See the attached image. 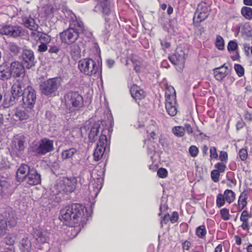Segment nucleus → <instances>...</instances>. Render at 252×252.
Segmentation results:
<instances>
[{"label":"nucleus","mask_w":252,"mask_h":252,"mask_svg":"<svg viewBox=\"0 0 252 252\" xmlns=\"http://www.w3.org/2000/svg\"><path fill=\"white\" fill-rule=\"evenodd\" d=\"M59 219L70 227L84 226L87 223L89 216L85 206L74 203L61 210Z\"/></svg>","instance_id":"obj_1"},{"label":"nucleus","mask_w":252,"mask_h":252,"mask_svg":"<svg viewBox=\"0 0 252 252\" xmlns=\"http://www.w3.org/2000/svg\"><path fill=\"white\" fill-rule=\"evenodd\" d=\"M72 16L76 19L74 15L72 14ZM71 18L72 22L70 24L68 29L61 33L60 34L62 42L68 44L74 42L79 37V33L84 31L83 23L76 19L74 21L73 17H71Z\"/></svg>","instance_id":"obj_2"},{"label":"nucleus","mask_w":252,"mask_h":252,"mask_svg":"<svg viewBox=\"0 0 252 252\" xmlns=\"http://www.w3.org/2000/svg\"><path fill=\"white\" fill-rule=\"evenodd\" d=\"M65 106L70 112L79 110L84 105L83 96L78 92L69 91L63 97Z\"/></svg>","instance_id":"obj_3"},{"label":"nucleus","mask_w":252,"mask_h":252,"mask_svg":"<svg viewBox=\"0 0 252 252\" xmlns=\"http://www.w3.org/2000/svg\"><path fill=\"white\" fill-rule=\"evenodd\" d=\"M77 179L76 177H70L60 180L51 189L53 194L55 195L63 191L66 193H71L76 189Z\"/></svg>","instance_id":"obj_4"},{"label":"nucleus","mask_w":252,"mask_h":252,"mask_svg":"<svg viewBox=\"0 0 252 252\" xmlns=\"http://www.w3.org/2000/svg\"><path fill=\"white\" fill-rule=\"evenodd\" d=\"M17 224V219L12 211H5L0 216V236L5 235L7 233V226L13 227Z\"/></svg>","instance_id":"obj_5"},{"label":"nucleus","mask_w":252,"mask_h":252,"mask_svg":"<svg viewBox=\"0 0 252 252\" xmlns=\"http://www.w3.org/2000/svg\"><path fill=\"white\" fill-rule=\"evenodd\" d=\"M78 67L80 72L86 75L91 76L95 75L98 70L96 63L91 58H86L80 60Z\"/></svg>","instance_id":"obj_6"},{"label":"nucleus","mask_w":252,"mask_h":252,"mask_svg":"<svg viewBox=\"0 0 252 252\" xmlns=\"http://www.w3.org/2000/svg\"><path fill=\"white\" fill-rule=\"evenodd\" d=\"M110 142L107 139L105 134L101 132L98 142L94 153V160L96 161L99 160L102 157L104 152L107 147H109Z\"/></svg>","instance_id":"obj_7"},{"label":"nucleus","mask_w":252,"mask_h":252,"mask_svg":"<svg viewBox=\"0 0 252 252\" xmlns=\"http://www.w3.org/2000/svg\"><path fill=\"white\" fill-rule=\"evenodd\" d=\"M36 100L35 90L30 86L26 87L25 93L21 98L24 107L32 110L34 106Z\"/></svg>","instance_id":"obj_8"},{"label":"nucleus","mask_w":252,"mask_h":252,"mask_svg":"<svg viewBox=\"0 0 252 252\" xmlns=\"http://www.w3.org/2000/svg\"><path fill=\"white\" fill-rule=\"evenodd\" d=\"M185 51L183 48H176L175 52L169 57L170 62L175 65L176 69L181 71L184 67L185 62Z\"/></svg>","instance_id":"obj_9"},{"label":"nucleus","mask_w":252,"mask_h":252,"mask_svg":"<svg viewBox=\"0 0 252 252\" xmlns=\"http://www.w3.org/2000/svg\"><path fill=\"white\" fill-rule=\"evenodd\" d=\"M26 107L17 108L11 112V119L16 122L25 123L31 118V110H27Z\"/></svg>","instance_id":"obj_10"},{"label":"nucleus","mask_w":252,"mask_h":252,"mask_svg":"<svg viewBox=\"0 0 252 252\" xmlns=\"http://www.w3.org/2000/svg\"><path fill=\"white\" fill-rule=\"evenodd\" d=\"M22 28L18 26L11 25L3 26L0 30V33L10 36L16 37L21 36Z\"/></svg>","instance_id":"obj_11"},{"label":"nucleus","mask_w":252,"mask_h":252,"mask_svg":"<svg viewBox=\"0 0 252 252\" xmlns=\"http://www.w3.org/2000/svg\"><path fill=\"white\" fill-rule=\"evenodd\" d=\"M94 11L102 13L104 15H112L113 17L114 16L112 12L109 0H97V4L94 8Z\"/></svg>","instance_id":"obj_12"},{"label":"nucleus","mask_w":252,"mask_h":252,"mask_svg":"<svg viewBox=\"0 0 252 252\" xmlns=\"http://www.w3.org/2000/svg\"><path fill=\"white\" fill-rule=\"evenodd\" d=\"M24 62L26 66L30 68L34 66L35 61L33 51L31 50L25 49L22 50L21 55L19 56Z\"/></svg>","instance_id":"obj_13"},{"label":"nucleus","mask_w":252,"mask_h":252,"mask_svg":"<svg viewBox=\"0 0 252 252\" xmlns=\"http://www.w3.org/2000/svg\"><path fill=\"white\" fill-rule=\"evenodd\" d=\"M209 15V8L205 5L199 4L197 8V11L194 14L193 22L194 23H200L204 21Z\"/></svg>","instance_id":"obj_14"},{"label":"nucleus","mask_w":252,"mask_h":252,"mask_svg":"<svg viewBox=\"0 0 252 252\" xmlns=\"http://www.w3.org/2000/svg\"><path fill=\"white\" fill-rule=\"evenodd\" d=\"M26 89L25 85L20 81L17 80L16 82L12 86L11 90V94H12L15 98H17L19 100V102L21 101V98L25 93V89Z\"/></svg>","instance_id":"obj_15"},{"label":"nucleus","mask_w":252,"mask_h":252,"mask_svg":"<svg viewBox=\"0 0 252 252\" xmlns=\"http://www.w3.org/2000/svg\"><path fill=\"white\" fill-rule=\"evenodd\" d=\"M24 26L29 29L31 31V35L33 37L37 42L39 39V32L37 31L38 26L35 23L34 19L32 18H26L24 21Z\"/></svg>","instance_id":"obj_16"},{"label":"nucleus","mask_w":252,"mask_h":252,"mask_svg":"<svg viewBox=\"0 0 252 252\" xmlns=\"http://www.w3.org/2000/svg\"><path fill=\"white\" fill-rule=\"evenodd\" d=\"M10 72L13 77H23L25 74L23 65L18 61L13 62L10 63Z\"/></svg>","instance_id":"obj_17"},{"label":"nucleus","mask_w":252,"mask_h":252,"mask_svg":"<svg viewBox=\"0 0 252 252\" xmlns=\"http://www.w3.org/2000/svg\"><path fill=\"white\" fill-rule=\"evenodd\" d=\"M61 80L59 77L48 79V96L56 95L57 90L61 85Z\"/></svg>","instance_id":"obj_18"},{"label":"nucleus","mask_w":252,"mask_h":252,"mask_svg":"<svg viewBox=\"0 0 252 252\" xmlns=\"http://www.w3.org/2000/svg\"><path fill=\"white\" fill-rule=\"evenodd\" d=\"M41 181L40 175L38 174L33 168L28 174L24 182L31 186H34L40 183Z\"/></svg>","instance_id":"obj_19"},{"label":"nucleus","mask_w":252,"mask_h":252,"mask_svg":"<svg viewBox=\"0 0 252 252\" xmlns=\"http://www.w3.org/2000/svg\"><path fill=\"white\" fill-rule=\"evenodd\" d=\"M32 169L28 164H22L17 169L16 172V178L18 182H24L28 174Z\"/></svg>","instance_id":"obj_20"},{"label":"nucleus","mask_w":252,"mask_h":252,"mask_svg":"<svg viewBox=\"0 0 252 252\" xmlns=\"http://www.w3.org/2000/svg\"><path fill=\"white\" fill-rule=\"evenodd\" d=\"M26 146L25 138L23 136H18L12 141V149L16 153L24 151Z\"/></svg>","instance_id":"obj_21"},{"label":"nucleus","mask_w":252,"mask_h":252,"mask_svg":"<svg viewBox=\"0 0 252 252\" xmlns=\"http://www.w3.org/2000/svg\"><path fill=\"white\" fill-rule=\"evenodd\" d=\"M32 150L38 155H43L47 153V139H42L39 144H33Z\"/></svg>","instance_id":"obj_22"},{"label":"nucleus","mask_w":252,"mask_h":252,"mask_svg":"<svg viewBox=\"0 0 252 252\" xmlns=\"http://www.w3.org/2000/svg\"><path fill=\"white\" fill-rule=\"evenodd\" d=\"M131 96L136 101L141 100L145 96V94L142 89L136 85H133L130 88Z\"/></svg>","instance_id":"obj_23"},{"label":"nucleus","mask_w":252,"mask_h":252,"mask_svg":"<svg viewBox=\"0 0 252 252\" xmlns=\"http://www.w3.org/2000/svg\"><path fill=\"white\" fill-rule=\"evenodd\" d=\"M37 82L40 92L45 95H47V74L45 72L44 75H41L38 79Z\"/></svg>","instance_id":"obj_24"},{"label":"nucleus","mask_w":252,"mask_h":252,"mask_svg":"<svg viewBox=\"0 0 252 252\" xmlns=\"http://www.w3.org/2000/svg\"><path fill=\"white\" fill-rule=\"evenodd\" d=\"M102 187V179L100 178L97 179L96 181H94V183H92L89 186V190L92 196L94 195L96 196Z\"/></svg>","instance_id":"obj_25"},{"label":"nucleus","mask_w":252,"mask_h":252,"mask_svg":"<svg viewBox=\"0 0 252 252\" xmlns=\"http://www.w3.org/2000/svg\"><path fill=\"white\" fill-rule=\"evenodd\" d=\"M99 128L100 125L97 124H95L91 127L89 132V140L91 142H94L97 139L99 138Z\"/></svg>","instance_id":"obj_26"},{"label":"nucleus","mask_w":252,"mask_h":252,"mask_svg":"<svg viewBox=\"0 0 252 252\" xmlns=\"http://www.w3.org/2000/svg\"><path fill=\"white\" fill-rule=\"evenodd\" d=\"M129 49H126L127 58L132 62L134 69L136 72L140 71V67L142 64V59L134 54H128Z\"/></svg>","instance_id":"obj_27"},{"label":"nucleus","mask_w":252,"mask_h":252,"mask_svg":"<svg viewBox=\"0 0 252 252\" xmlns=\"http://www.w3.org/2000/svg\"><path fill=\"white\" fill-rule=\"evenodd\" d=\"M11 77V72L9 66L5 63L0 65V80L5 81L9 79Z\"/></svg>","instance_id":"obj_28"},{"label":"nucleus","mask_w":252,"mask_h":252,"mask_svg":"<svg viewBox=\"0 0 252 252\" xmlns=\"http://www.w3.org/2000/svg\"><path fill=\"white\" fill-rule=\"evenodd\" d=\"M47 232L46 230H43L40 228L36 229L34 231V237L37 241L40 244H44L47 241Z\"/></svg>","instance_id":"obj_29"},{"label":"nucleus","mask_w":252,"mask_h":252,"mask_svg":"<svg viewBox=\"0 0 252 252\" xmlns=\"http://www.w3.org/2000/svg\"><path fill=\"white\" fill-rule=\"evenodd\" d=\"M32 243L28 237H24L20 242L19 248L21 252H30Z\"/></svg>","instance_id":"obj_30"},{"label":"nucleus","mask_w":252,"mask_h":252,"mask_svg":"<svg viewBox=\"0 0 252 252\" xmlns=\"http://www.w3.org/2000/svg\"><path fill=\"white\" fill-rule=\"evenodd\" d=\"M78 151L74 148H70L64 150L62 152V158L63 160L72 159L77 154Z\"/></svg>","instance_id":"obj_31"},{"label":"nucleus","mask_w":252,"mask_h":252,"mask_svg":"<svg viewBox=\"0 0 252 252\" xmlns=\"http://www.w3.org/2000/svg\"><path fill=\"white\" fill-rule=\"evenodd\" d=\"M9 188L10 184L7 181L0 180V196L10 193L11 191Z\"/></svg>","instance_id":"obj_32"},{"label":"nucleus","mask_w":252,"mask_h":252,"mask_svg":"<svg viewBox=\"0 0 252 252\" xmlns=\"http://www.w3.org/2000/svg\"><path fill=\"white\" fill-rule=\"evenodd\" d=\"M222 194L224 195L226 201L229 204L232 203L235 199L236 194L235 192L231 189H225Z\"/></svg>","instance_id":"obj_33"},{"label":"nucleus","mask_w":252,"mask_h":252,"mask_svg":"<svg viewBox=\"0 0 252 252\" xmlns=\"http://www.w3.org/2000/svg\"><path fill=\"white\" fill-rule=\"evenodd\" d=\"M166 112L170 116H174L177 114V108L176 107V102L172 103L169 102L165 105Z\"/></svg>","instance_id":"obj_34"},{"label":"nucleus","mask_w":252,"mask_h":252,"mask_svg":"<svg viewBox=\"0 0 252 252\" xmlns=\"http://www.w3.org/2000/svg\"><path fill=\"white\" fill-rule=\"evenodd\" d=\"M247 194L245 192H243L239 196L238 199V205L239 211H241L247 205Z\"/></svg>","instance_id":"obj_35"},{"label":"nucleus","mask_w":252,"mask_h":252,"mask_svg":"<svg viewBox=\"0 0 252 252\" xmlns=\"http://www.w3.org/2000/svg\"><path fill=\"white\" fill-rule=\"evenodd\" d=\"M213 74L215 79L219 81H222L227 75V72H225L224 71H220V70H218L216 68L213 69Z\"/></svg>","instance_id":"obj_36"},{"label":"nucleus","mask_w":252,"mask_h":252,"mask_svg":"<svg viewBox=\"0 0 252 252\" xmlns=\"http://www.w3.org/2000/svg\"><path fill=\"white\" fill-rule=\"evenodd\" d=\"M195 234L199 238H204L207 234V230L205 226L204 225H201L198 226L196 228Z\"/></svg>","instance_id":"obj_37"},{"label":"nucleus","mask_w":252,"mask_h":252,"mask_svg":"<svg viewBox=\"0 0 252 252\" xmlns=\"http://www.w3.org/2000/svg\"><path fill=\"white\" fill-rule=\"evenodd\" d=\"M19 100L17 98H15L14 96L11 94V95L7 96L4 99L5 104L6 107H8L11 106H13L16 103L18 102Z\"/></svg>","instance_id":"obj_38"},{"label":"nucleus","mask_w":252,"mask_h":252,"mask_svg":"<svg viewBox=\"0 0 252 252\" xmlns=\"http://www.w3.org/2000/svg\"><path fill=\"white\" fill-rule=\"evenodd\" d=\"M173 133L176 136L181 137L184 136L185 132L182 126H175L172 129Z\"/></svg>","instance_id":"obj_39"},{"label":"nucleus","mask_w":252,"mask_h":252,"mask_svg":"<svg viewBox=\"0 0 252 252\" xmlns=\"http://www.w3.org/2000/svg\"><path fill=\"white\" fill-rule=\"evenodd\" d=\"M226 199L222 193H219L216 198V206L218 208H220L224 205Z\"/></svg>","instance_id":"obj_40"},{"label":"nucleus","mask_w":252,"mask_h":252,"mask_svg":"<svg viewBox=\"0 0 252 252\" xmlns=\"http://www.w3.org/2000/svg\"><path fill=\"white\" fill-rule=\"evenodd\" d=\"M172 89L174 91V94H167L166 93H165V105L169 103V102L172 103L176 102L175 90L173 87Z\"/></svg>","instance_id":"obj_41"},{"label":"nucleus","mask_w":252,"mask_h":252,"mask_svg":"<svg viewBox=\"0 0 252 252\" xmlns=\"http://www.w3.org/2000/svg\"><path fill=\"white\" fill-rule=\"evenodd\" d=\"M242 14L247 19H252V9L249 7H244L241 10Z\"/></svg>","instance_id":"obj_42"},{"label":"nucleus","mask_w":252,"mask_h":252,"mask_svg":"<svg viewBox=\"0 0 252 252\" xmlns=\"http://www.w3.org/2000/svg\"><path fill=\"white\" fill-rule=\"evenodd\" d=\"M229 52L231 54V58L233 61H239L240 56L238 51V48H227Z\"/></svg>","instance_id":"obj_43"},{"label":"nucleus","mask_w":252,"mask_h":252,"mask_svg":"<svg viewBox=\"0 0 252 252\" xmlns=\"http://www.w3.org/2000/svg\"><path fill=\"white\" fill-rule=\"evenodd\" d=\"M189 152L191 157L195 158L196 157L198 154L199 149L196 146L192 145L189 147Z\"/></svg>","instance_id":"obj_44"},{"label":"nucleus","mask_w":252,"mask_h":252,"mask_svg":"<svg viewBox=\"0 0 252 252\" xmlns=\"http://www.w3.org/2000/svg\"><path fill=\"white\" fill-rule=\"evenodd\" d=\"M234 69L239 77H241L244 75V68L241 64H235Z\"/></svg>","instance_id":"obj_45"},{"label":"nucleus","mask_w":252,"mask_h":252,"mask_svg":"<svg viewBox=\"0 0 252 252\" xmlns=\"http://www.w3.org/2000/svg\"><path fill=\"white\" fill-rule=\"evenodd\" d=\"M220 176V172L219 170H213L211 172V177L212 180L215 183H217L219 181Z\"/></svg>","instance_id":"obj_46"},{"label":"nucleus","mask_w":252,"mask_h":252,"mask_svg":"<svg viewBox=\"0 0 252 252\" xmlns=\"http://www.w3.org/2000/svg\"><path fill=\"white\" fill-rule=\"evenodd\" d=\"M220 214L221 218L225 220H228L229 219V210L227 208H223L220 210Z\"/></svg>","instance_id":"obj_47"},{"label":"nucleus","mask_w":252,"mask_h":252,"mask_svg":"<svg viewBox=\"0 0 252 252\" xmlns=\"http://www.w3.org/2000/svg\"><path fill=\"white\" fill-rule=\"evenodd\" d=\"M215 43L216 47H224V41L220 35L217 36Z\"/></svg>","instance_id":"obj_48"},{"label":"nucleus","mask_w":252,"mask_h":252,"mask_svg":"<svg viewBox=\"0 0 252 252\" xmlns=\"http://www.w3.org/2000/svg\"><path fill=\"white\" fill-rule=\"evenodd\" d=\"M50 11L52 13H53V15L51 14V13H49L48 12V18H50L51 19L50 21L51 23L55 24L56 22L58 21L57 17L54 16V15L56 14V13L57 12V10L53 8H52L50 9Z\"/></svg>","instance_id":"obj_49"},{"label":"nucleus","mask_w":252,"mask_h":252,"mask_svg":"<svg viewBox=\"0 0 252 252\" xmlns=\"http://www.w3.org/2000/svg\"><path fill=\"white\" fill-rule=\"evenodd\" d=\"M210 157L211 159H217L218 155L217 152V149L215 147H211L210 148Z\"/></svg>","instance_id":"obj_50"},{"label":"nucleus","mask_w":252,"mask_h":252,"mask_svg":"<svg viewBox=\"0 0 252 252\" xmlns=\"http://www.w3.org/2000/svg\"><path fill=\"white\" fill-rule=\"evenodd\" d=\"M6 52L11 54V56H17L21 52V50H23L24 48H7Z\"/></svg>","instance_id":"obj_51"},{"label":"nucleus","mask_w":252,"mask_h":252,"mask_svg":"<svg viewBox=\"0 0 252 252\" xmlns=\"http://www.w3.org/2000/svg\"><path fill=\"white\" fill-rule=\"evenodd\" d=\"M215 167L216 168V170H219V172H224L225 168L226 165L222 162H218L215 165Z\"/></svg>","instance_id":"obj_52"},{"label":"nucleus","mask_w":252,"mask_h":252,"mask_svg":"<svg viewBox=\"0 0 252 252\" xmlns=\"http://www.w3.org/2000/svg\"><path fill=\"white\" fill-rule=\"evenodd\" d=\"M239 156L242 161L245 160L248 158V152L246 149L243 148L239 151Z\"/></svg>","instance_id":"obj_53"},{"label":"nucleus","mask_w":252,"mask_h":252,"mask_svg":"<svg viewBox=\"0 0 252 252\" xmlns=\"http://www.w3.org/2000/svg\"><path fill=\"white\" fill-rule=\"evenodd\" d=\"M158 175L161 178H165L167 176V171L163 168H160L157 172Z\"/></svg>","instance_id":"obj_54"},{"label":"nucleus","mask_w":252,"mask_h":252,"mask_svg":"<svg viewBox=\"0 0 252 252\" xmlns=\"http://www.w3.org/2000/svg\"><path fill=\"white\" fill-rule=\"evenodd\" d=\"M59 148L57 145V142H56V148H55L54 147L53 141L48 139V152L53 151L55 149H56L57 152H58Z\"/></svg>","instance_id":"obj_55"},{"label":"nucleus","mask_w":252,"mask_h":252,"mask_svg":"<svg viewBox=\"0 0 252 252\" xmlns=\"http://www.w3.org/2000/svg\"><path fill=\"white\" fill-rule=\"evenodd\" d=\"M182 127L184 129V132L186 131L189 135H190L192 133L193 129L190 124L186 123Z\"/></svg>","instance_id":"obj_56"},{"label":"nucleus","mask_w":252,"mask_h":252,"mask_svg":"<svg viewBox=\"0 0 252 252\" xmlns=\"http://www.w3.org/2000/svg\"><path fill=\"white\" fill-rule=\"evenodd\" d=\"M228 159V154L225 151H221L219 156V160L221 162L226 163Z\"/></svg>","instance_id":"obj_57"},{"label":"nucleus","mask_w":252,"mask_h":252,"mask_svg":"<svg viewBox=\"0 0 252 252\" xmlns=\"http://www.w3.org/2000/svg\"><path fill=\"white\" fill-rule=\"evenodd\" d=\"M191 244L189 241H185L182 243V248L184 251H189L191 247Z\"/></svg>","instance_id":"obj_58"},{"label":"nucleus","mask_w":252,"mask_h":252,"mask_svg":"<svg viewBox=\"0 0 252 252\" xmlns=\"http://www.w3.org/2000/svg\"><path fill=\"white\" fill-rule=\"evenodd\" d=\"M169 220H170V215L168 213H167L166 214H165L162 218V219L160 221V225L161 227L163 226V224H166Z\"/></svg>","instance_id":"obj_59"},{"label":"nucleus","mask_w":252,"mask_h":252,"mask_svg":"<svg viewBox=\"0 0 252 252\" xmlns=\"http://www.w3.org/2000/svg\"><path fill=\"white\" fill-rule=\"evenodd\" d=\"M178 218L179 216L178 213L177 212H174L172 213L171 217H170V220L172 223H175L177 221Z\"/></svg>","instance_id":"obj_60"},{"label":"nucleus","mask_w":252,"mask_h":252,"mask_svg":"<svg viewBox=\"0 0 252 252\" xmlns=\"http://www.w3.org/2000/svg\"><path fill=\"white\" fill-rule=\"evenodd\" d=\"M249 213L247 210H244L240 217V220H248Z\"/></svg>","instance_id":"obj_61"},{"label":"nucleus","mask_w":252,"mask_h":252,"mask_svg":"<svg viewBox=\"0 0 252 252\" xmlns=\"http://www.w3.org/2000/svg\"><path fill=\"white\" fill-rule=\"evenodd\" d=\"M232 174H233V173H232V172L227 173V174L226 175V178L231 183H232L233 185H234L235 186L236 183V180L234 178H230V175H231Z\"/></svg>","instance_id":"obj_62"},{"label":"nucleus","mask_w":252,"mask_h":252,"mask_svg":"<svg viewBox=\"0 0 252 252\" xmlns=\"http://www.w3.org/2000/svg\"><path fill=\"white\" fill-rule=\"evenodd\" d=\"M106 63L107 67L109 68H111L114 66L115 62L112 59H107L106 61Z\"/></svg>","instance_id":"obj_63"},{"label":"nucleus","mask_w":252,"mask_h":252,"mask_svg":"<svg viewBox=\"0 0 252 252\" xmlns=\"http://www.w3.org/2000/svg\"><path fill=\"white\" fill-rule=\"evenodd\" d=\"M243 222V223L241 224V227L244 229V230H249V226L248 224V220H241Z\"/></svg>","instance_id":"obj_64"}]
</instances>
